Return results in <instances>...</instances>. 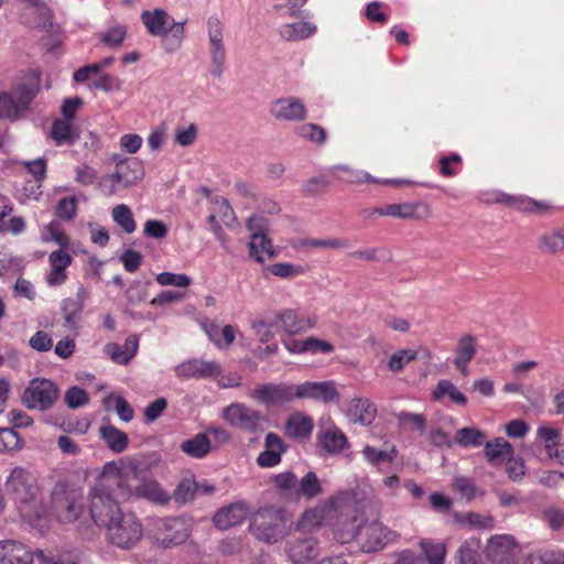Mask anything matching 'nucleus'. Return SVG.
I'll return each mask as SVG.
<instances>
[{
    "label": "nucleus",
    "instance_id": "1",
    "mask_svg": "<svg viewBox=\"0 0 564 564\" xmlns=\"http://www.w3.org/2000/svg\"><path fill=\"white\" fill-rule=\"evenodd\" d=\"M115 495L128 499L133 491L128 485L127 475L115 462H110L104 466L89 490V513L98 527L106 528L122 512Z\"/></svg>",
    "mask_w": 564,
    "mask_h": 564
},
{
    "label": "nucleus",
    "instance_id": "2",
    "mask_svg": "<svg viewBox=\"0 0 564 564\" xmlns=\"http://www.w3.org/2000/svg\"><path fill=\"white\" fill-rule=\"evenodd\" d=\"M6 489L22 519L30 527L44 532L48 527L47 509L42 502L35 476L29 469L17 466L7 478Z\"/></svg>",
    "mask_w": 564,
    "mask_h": 564
},
{
    "label": "nucleus",
    "instance_id": "3",
    "mask_svg": "<svg viewBox=\"0 0 564 564\" xmlns=\"http://www.w3.org/2000/svg\"><path fill=\"white\" fill-rule=\"evenodd\" d=\"M140 19L151 36L161 37L162 47L167 53L181 48L185 36V21L177 22L162 8L142 11Z\"/></svg>",
    "mask_w": 564,
    "mask_h": 564
},
{
    "label": "nucleus",
    "instance_id": "4",
    "mask_svg": "<svg viewBox=\"0 0 564 564\" xmlns=\"http://www.w3.org/2000/svg\"><path fill=\"white\" fill-rule=\"evenodd\" d=\"M40 90V76L33 72L17 84L11 93L0 91V119L15 121L29 109Z\"/></svg>",
    "mask_w": 564,
    "mask_h": 564
},
{
    "label": "nucleus",
    "instance_id": "5",
    "mask_svg": "<svg viewBox=\"0 0 564 564\" xmlns=\"http://www.w3.org/2000/svg\"><path fill=\"white\" fill-rule=\"evenodd\" d=\"M290 519L278 507H264L259 509L251 519L250 531L261 541L275 543L288 534Z\"/></svg>",
    "mask_w": 564,
    "mask_h": 564
},
{
    "label": "nucleus",
    "instance_id": "6",
    "mask_svg": "<svg viewBox=\"0 0 564 564\" xmlns=\"http://www.w3.org/2000/svg\"><path fill=\"white\" fill-rule=\"evenodd\" d=\"M51 509L61 523H72L83 513V491L66 481H58L53 488Z\"/></svg>",
    "mask_w": 564,
    "mask_h": 564
},
{
    "label": "nucleus",
    "instance_id": "7",
    "mask_svg": "<svg viewBox=\"0 0 564 564\" xmlns=\"http://www.w3.org/2000/svg\"><path fill=\"white\" fill-rule=\"evenodd\" d=\"M357 538L360 547L366 553L382 550L387 544L395 541L397 534L380 522L373 521L359 525L358 531L351 530L340 533L338 539L348 542Z\"/></svg>",
    "mask_w": 564,
    "mask_h": 564
},
{
    "label": "nucleus",
    "instance_id": "8",
    "mask_svg": "<svg viewBox=\"0 0 564 564\" xmlns=\"http://www.w3.org/2000/svg\"><path fill=\"white\" fill-rule=\"evenodd\" d=\"M110 542L122 549L134 546L142 538V525L132 513H123L105 528Z\"/></svg>",
    "mask_w": 564,
    "mask_h": 564
},
{
    "label": "nucleus",
    "instance_id": "9",
    "mask_svg": "<svg viewBox=\"0 0 564 564\" xmlns=\"http://www.w3.org/2000/svg\"><path fill=\"white\" fill-rule=\"evenodd\" d=\"M58 399L56 384L45 378L32 379L21 395L22 404L31 410L45 411Z\"/></svg>",
    "mask_w": 564,
    "mask_h": 564
},
{
    "label": "nucleus",
    "instance_id": "10",
    "mask_svg": "<svg viewBox=\"0 0 564 564\" xmlns=\"http://www.w3.org/2000/svg\"><path fill=\"white\" fill-rule=\"evenodd\" d=\"M221 417L231 426L250 433L264 430L267 420L260 412L248 408L243 403L234 402L223 410Z\"/></svg>",
    "mask_w": 564,
    "mask_h": 564
},
{
    "label": "nucleus",
    "instance_id": "11",
    "mask_svg": "<svg viewBox=\"0 0 564 564\" xmlns=\"http://www.w3.org/2000/svg\"><path fill=\"white\" fill-rule=\"evenodd\" d=\"M207 34L210 55V74L220 77L224 73L226 48L224 44V24L217 17H210L207 21Z\"/></svg>",
    "mask_w": 564,
    "mask_h": 564
},
{
    "label": "nucleus",
    "instance_id": "12",
    "mask_svg": "<svg viewBox=\"0 0 564 564\" xmlns=\"http://www.w3.org/2000/svg\"><path fill=\"white\" fill-rule=\"evenodd\" d=\"M249 397L260 404L268 406L282 405L294 399V384L265 383L259 384L250 391Z\"/></svg>",
    "mask_w": 564,
    "mask_h": 564
},
{
    "label": "nucleus",
    "instance_id": "13",
    "mask_svg": "<svg viewBox=\"0 0 564 564\" xmlns=\"http://www.w3.org/2000/svg\"><path fill=\"white\" fill-rule=\"evenodd\" d=\"M375 215L390 216L400 219L422 220L431 216V208L426 203L423 202H405L399 204H389L368 212V217Z\"/></svg>",
    "mask_w": 564,
    "mask_h": 564
},
{
    "label": "nucleus",
    "instance_id": "14",
    "mask_svg": "<svg viewBox=\"0 0 564 564\" xmlns=\"http://www.w3.org/2000/svg\"><path fill=\"white\" fill-rule=\"evenodd\" d=\"M181 379H210L221 373V368L215 360L188 359L174 368Z\"/></svg>",
    "mask_w": 564,
    "mask_h": 564
},
{
    "label": "nucleus",
    "instance_id": "15",
    "mask_svg": "<svg viewBox=\"0 0 564 564\" xmlns=\"http://www.w3.org/2000/svg\"><path fill=\"white\" fill-rule=\"evenodd\" d=\"M486 552L494 564H514L519 550L511 535H496L489 539Z\"/></svg>",
    "mask_w": 564,
    "mask_h": 564
},
{
    "label": "nucleus",
    "instance_id": "16",
    "mask_svg": "<svg viewBox=\"0 0 564 564\" xmlns=\"http://www.w3.org/2000/svg\"><path fill=\"white\" fill-rule=\"evenodd\" d=\"M339 393L334 381H305L294 384V399H311L329 403L337 400Z\"/></svg>",
    "mask_w": 564,
    "mask_h": 564
},
{
    "label": "nucleus",
    "instance_id": "17",
    "mask_svg": "<svg viewBox=\"0 0 564 564\" xmlns=\"http://www.w3.org/2000/svg\"><path fill=\"white\" fill-rule=\"evenodd\" d=\"M188 536V521L183 518H170L161 522L156 540L162 546L169 547L184 543Z\"/></svg>",
    "mask_w": 564,
    "mask_h": 564
},
{
    "label": "nucleus",
    "instance_id": "18",
    "mask_svg": "<svg viewBox=\"0 0 564 564\" xmlns=\"http://www.w3.org/2000/svg\"><path fill=\"white\" fill-rule=\"evenodd\" d=\"M270 115L280 121H303L307 117L304 104L295 97L280 98L271 102Z\"/></svg>",
    "mask_w": 564,
    "mask_h": 564
},
{
    "label": "nucleus",
    "instance_id": "19",
    "mask_svg": "<svg viewBox=\"0 0 564 564\" xmlns=\"http://www.w3.org/2000/svg\"><path fill=\"white\" fill-rule=\"evenodd\" d=\"M276 319L281 324L283 330L291 335L304 333L313 328L317 322L315 315L292 308L279 312L276 314Z\"/></svg>",
    "mask_w": 564,
    "mask_h": 564
},
{
    "label": "nucleus",
    "instance_id": "20",
    "mask_svg": "<svg viewBox=\"0 0 564 564\" xmlns=\"http://www.w3.org/2000/svg\"><path fill=\"white\" fill-rule=\"evenodd\" d=\"M48 262L51 270L46 275V283L50 286H58L67 280V268L72 264V257L68 252L59 249L50 253Z\"/></svg>",
    "mask_w": 564,
    "mask_h": 564
},
{
    "label": "nucleus",
    "instance_id": "21",
    "mask_svg": "<svg viewBox=\"0 0 564 564\" xmlns=\"http://www.w3.org/2000/svg\"><path fill=\"white\" fill-rule=\"evenodd\" d=\"M0 562L2 564H32L33 553L19 541H0Z\"/></svg>",
    "mask_w": 564,
    "mask_h": 564
},
{
    "label": "nucleus",
    "instance_id": "22",
    "mask_svg": "<svg viewBox=\"0 0 564 564\" xmlns=\"http://www.w3.org/2000/svg\"><path fill=\"white\" fill-rule=\"evenodd\" d=\"M249 510L243 502H235L218 510L214 518V524L220 530H227L238 525L247 518Z\"/></svg>",
    "mask_w": 564,
    "mask_h": 564
},
{
    "label": "nucleus",
    "instance_id": "23",
    "mask_svg": "<svg viewBox=\"0 0 564 564\" xmlns=\"http://www.w3.org/2000/svg\"><path fill=\"white\" fill-rule=\"evenodd\" d=\"M476 352L475 336L465 334L458 338L453 364L462 375L466 376L468 373V364L475 358Z\"/></svg>",
    "mask_w": 564,
    "mask_h": 564
},
{
    "label": "nucleus",
    "instance_id": "24",
    "mask_svg": "<svg viewBox=\"0 0 564 564\" xmlns=\"http://www.w3.org/2000/svg\"><path fill=\"white\" fill-rule=\"evenodd\" d=\"M264 451L257 458L261 467L270 468L281 462V455L285 451L283 441L275 433H268L264 442Z\"/></svg>",
    "mask_w": 564,
    "mask_h": 564
},
{
    "label": "nucleus",
    "instance_id": "25",
    "mask_svg": "<svg viewBox=\"0 0 564 564\" xmlns=\"http://www.w3.org/2000/svg\"><path fill=\"white\" fill-rule=\"evenodd\" d=\"M377 414L376 405L366 398H355L347 409V416L354 423L370 425Z\"/></svg>",
    "mask_w": 564,
    "mask_h": 564
},
{
    "label": "nucleus",
    "instance_id": "26",
    "mask_svg": "<svg viewBox=\"0 0 564 564\" xmlns=\"http://www.w3.org/2000/svg\"><path fill=\"white\" fill-rule=\"evenodd\" d=\"M288 553L292 562L302 564L317 555V543L311 536L300 538L289 543Z\"/></svg>",
    "mask_w": 564,
    "mask_h": 564
},
{
    "label": "nucleus",
    "instance_id": "27",
    "mask_svg": "<svg viewBox=\"0 0 564 564\" xmlns=\"http://www.w3.org/2000/svg\"><path fill=\"white\" fill-rule=\"evenodd\" d=\"M539 249L546 254L558 256L564 253V227H555L544 231L538 238Z\"/></svg>",
    "mask_w": 564,
    "mask_h": 564
},
{
    "label": "nucleus",
    "instance_id": "28",
    "mask_svg": "<svg viewBox=\"0 0 564 564\" xmlns=\"http://www.w3.org/2000/svg\"><path fill=\"white\" fill-rule=\"evenodd\" d=\"M334 175L347 183H377V184H394L400 183L399 181L394 180H376L373 176H371L369 173L364 171H357L352 170L351 167L347 165H336L333 169Z\"/></svg>",
    "mask_w": 564,
    "mask_h": 564
},
{
    "label": "nucleus",
    "instance_id": "29",
    "mask_svg": "<svg viewBox=\"0 0 564 564\" xmlns=\"http://www.w3.org/2000/svg\"><path fill=\"white\" fill-rule=\"evenodd\" d=\"M484 445L485 457L492 465H499L513 455L512 445L503 437H497L491 442L485 441Z\"/></svg>",
    "mask_w": 564,
    "mask_h": 564
},
{
    "label": "nucleus",
    "instance_id": "30",
    "mask_svg": "<svg viewBox=\"0 0 564 564\" xmlns=\"http://www.w3.org/2000/svg\"><path fill=\"white\" fill-rule=\"evenodd\" d=\"M480 541L468 539L464 541L455 554L456 564H487L480 553Z\"/></svg>",
    "mask_w": 564,
    "mask_h": 564
},
{
    "label": "nucleus",
    "instance_id": "31",
    "mask_svg": "<svg viewBox=\"0 0 564 564\" xmlns=\"http://www.w3.org/2000/svg\"><path fill=\"white\" fill-rule=\"evenodd\" d=\"M318 438L321 446L329 454H339L348 447L346 435L337 427L322 432Z\"/></svg>",
    "mask_w": 564,
    "mask_h": 564
},
{
    "label": "nucleus",
    "instance_id": "32",
    "mask_svg": "<svg viewBox=\"0 0 564 564\" xmlns=\"http://www.w3.org/2000/svg\"><path fill=\"white\" fill-rule=\"evenodd\" d=\"M249 254L259 263H263L265 259L273 258L275 252L272 241L267 237V235H251Z\"/></svg>",
    "mask_w": 564,
    "mask_h": 564
},
{
    "label": "nucleus",
    "instance_id": "33",
    "mask_svg": "<svg viewBox=\"0 0 564 564\" xmlns=\"http://www.w3.org/2000/svg\"><path fill=\"white\" fill-rule=\"evenodd\" d=\"M361 455L368 465L379 467L381 464L394 462L398 456V451L394 445L383 449L366 445L361 451Z\"/></svg>",
    "mask_w": 564,
    "mask_h": 564
},
{
    "label": "nucleus",
    "instance_id": "34",
    "mask_svg": "<svg viewBox=\"0 0 564 564\" xmlns=\"http://www.w3.org/2000/svg\"><path fill=\"white\" fill-rule=\"evenodd\" d=\"M315 32L316 25L306 21L285 23L279 30L280 35L286 41H302Z\"/></svg>",
    "mask_w": 564,
    "mask_h": 564
},
{
    "label": "nucleus",
    "instance_id": "35",
    "mask_svg": "<svg viewBox=\"0 0 564 564\" xmlns=\"http://www.w3.org/2000/svg\"><path fill=\"white\" fill-rule=\"evenodd\" d=\"M134 495L161 505L170 500L169 495L161 488L160 484L153 479H143L137 486Z\"/></svg>",
    "mask_w": 564,
    "mask_h": 564
},
{
    "label": "nucleus",
    "instance_id": "36",
    "mask_svg": "<svg viewBox=\"0 0 564 564\" xmlns=\"http://www.w3.org/2000/svg\"><path fill=\"white\" fill-rule=\"evenodd\" d=\"M117 178L123 181V185L131 186L141 181L144 177L143 162L137 158H131L126 161V164L116 169Z\"/></svg>",
    "mask_w": 564,
    "mask_h": 564
},
{
    "label": "nucleus",
    "instance_id": "37",
    "mask_svg": "<svg viewBox=\"0 0 564 564\" xmlns=\"http://www.w3.org/2000/svg\"><path fill=\"white\" fill-rule=\"evenodd\" d=\"M183 453L193 458H203L210 452V441L204 433L196 434L193 438L181 444Z\"/></svg>",
    "mask_w": 564,
    "mask_h": 564
},
{
    "label": "nucleus",
    "instance_id": "38",
    "mask_svg": "<svg viewBox=\"0 0 564 564\" xmlns=\"http://www.w3.org/2000/svg\"><path fill=\"white\" fill-rule=\"evenodd\" d=\"M100 436L113 453H122L128 447V435L112 425L101 426Z\"/></svg>",
    "mask_w": 564,
    "mask_h": 564
},
{
    "label": "nucleus",
    "instance_id": "39",
    "mask_svg": "<svg viewBox=\"0 0 564 564\" xmlns=\"http://www.w3.org/2000/svg\"><path fill=\"white\" fill-rule=\"evenodd\" d=\"M313 422L302 413L291 415L285 424V432L290 437L299 438L311 434Z\"/></svg>",
    "mask_w": 564,
    "mask_h": 564
},
{
    "label": "nucleus",
    "instance_id": "40",
    "mask_svg": "<svg viewBox=\"0 0 564 564\" xmlns=\"http://www.w3.org/2000/svg\"><path fill=\"white\" fill-rule=\"evenodd\" d=\"M102 403L107 411L115 410L123 422H130L134 416L132 406L120 394L110 393L104 399Z\"/></svg>",
    "mask_w": 564,
    "mask_h": 564
},
{
    "label": "nucleus",
    "instance_id": "41",
    "mask_svg": "<svg viewBox=\"0 0 564 564\" xmlns=\"http://www.w3.org/2000/svg\"><path fill=\"white\" fill-rule=\"evenodd\" d=\"M486 435L476 427H463L457 430L454 443L463 448L479 447L485 444Z\"/></svg>",
    "mask_w": 564,
    "mask_h": 564
},
{
    "label": "nucleus",
    "instance_id": "42",
    "mask_svg": "<svg viewBox=\"0 0 564 564\" xmlns=\"http://www.w3.org/2000/svg\"><path fill=\"white\" fill-rule=\"evenodd\" d=\"M41 240L42 242L53 241L59 246L62 250L67 248L70 243L69 237L66 235L61 224L55 220H52L41 228Z\"/></svg>",
    "mask_w": 564,
    "mask_h": 564
},
{
    "label": "nucleus",
    "instance_id": "43",
    "mask_svg": "<svg viewBox=\"0 0 564 564\" xmlns=\"http://www.w3.org/2000/svg\"><path fill=\"white\" fill-rule=\"evenodd\" d=\"M128 28L124 24L116 23L98 34L99 41L110 48H118L127 37Z\"/></svg>",
    "mask_w": 564,
    "mask_h": 564
},
{
    "label": "nucleus",
    "instance_id": "44",
    "mask_svg": "<svg viewBox=\"0 0 564 564\" xmlns=\"http://www.w3.org/2000/svg\"><path fill=\"white\" fill-rule=\"evenodd\" d=\"M112 220L127 234H132L137 224L131 208L126 204H119L111 210Z\"/></svg>",
    "mask_w": 564,
    "mask_h": 564
},
{
    "label": "nucleus",
    "instance_id": "45",
    "mask_svg": "<svg viewBox=\"0 0 564 564\" xmlns=\"http://www.w3.org/2000/svg\"><path fill=\"white\" fill-rule=\"evenodd\" d=\"M443 395H448L451 401L459 405H466L467 398L462 393L455 384L447 380L442 379L437 382L435 390L433 391V399L440 400Z\"/></svg>",
    "mask_w": 564,
    "mask_h": 564
},
{
    "label": "nucleus",
    "instance_id": "46",
    "mask_svg": "<svg viewBox=\"0 0 564 564\" xmlns=\"http://www.w3.org/2000/svg\"><path fill=\"white\" fill-rule=\"evenodd\" d=\"M52 138L57 145L73 144L76 140L72 121L58 119L53 123Z\"/></svg>",
    "mask_w": 564,
    "mask_h": 564
},
{
    "label": "nucleus",
    "instance_id": "47",
    "mask_svg": "<svg viewBox=\"0 0 564 564\" xmlns=\"http://www.w3.org/2000/svg\"><path fill=\"white\" fill-rule=\"evenodd\" d=\"M420 547L424 553L429 564H444L446 556V546L441 542H433L431 540H422Z\"/></svg>",
    "mask_w": 564,
    "mask_h": 564
},
{
    "label": "nucleus",
    "instance_id": "48",
    "mask_svg": "<svg viewBox=\"0 0 564 564\" xmlns=\"http://www.w3.org/2000/svg\"><path fill=\"white\" fill-rule=\"evenodd\" d=\"M296 492L308 499L314 498L322 492V486L315 473L308 471L296 484Z\"/></svg>",
    "mask_w": 564,
    "mask_h": 564
},
{
    "label": "nucleus",
    "instance_id": "49",
    "mask_svg": "<svg viewBox=\"0 0 564 564\" xmlns=\"http://www.w3.org/2000/svg\"><path fill=\"white\" fill-rule=\"evenodd\" d=\"M24 443L11 427H0V452L20 451Z\"/></svg>",
    "mask_w": 564,
    "mask_h": 564
},
{
    "label": "nucleus",
    "instance_id": "50",
    "mask_svg": "<svg viewBox=\"0 0 564 564\" xmlns=\"http://www.w3.org/2000/svg\"><path fill=\"white\" fill-rule=\"evenodd\" d=\"M324 520V509L313 508L306 510L297 522V529L300 531H310L322 524Z\"/></svg>",
    "mask_w": 564,
    "mask_h": 564
},
{
    "label": "nucleus",
    "instance_id": "51",
    "mask_svg": "<svg viewBox=\"0 0 564 564\" xmlns=\"http://www.w3.org/2000/svg\"><path fill=\"white\" fill-rule=\"evenodd\" d=\"M542 520L552 531H563L564 509L556 506H549L542 512Z\"/></svg>",
    "mask_w": 564,
    "mask_h": 564
},
{
    "label": "nucleus",
    "instance_id": "52",
    "mask_svg": "<svg viewBox=\"0 0 564 564\" xmlns=\"http://www.w3.org/2000/svg\"><path fill=\"white\" fill-rule=\"evenodd\" d=\"M417 357V354L415 350L412 349H400L397 350L391 355V357L388 360V368L392 372H399L401 371L406 364L410 361L415 360Z\"/></svg>",
    "mask_w": 564,
    "mask_h": 564
},
{
    "label": "nucleus",
    "instance_id": "53",
    "mask_svg": "<svg viewBox=\"0 0 564 564\" xmlns=\"http://www.w3.org/2000/svg\"><path fill=\"white\" fill-rule=\"evenodd\" d=\"M62 311L64 314L65 327L69 330H78V315L82 312V305L73 300H65L63 302Z\"/></svg>",
    "mask_w": 564,
    "mask_h": 564
},
{
    "label": "nucleus",
    "instance_id": "54",
    "mask_svg": "<svg viewBox=\"0 0 564 564\" xmlns=\"http://www.w3.org/2000/svg\"><path fill=\"white\" fill-rule=\"evenodd\" d=\"M296 133L316 144H324L326 141V131L318 124L305 123L297 128Z\"/></svg>",
    "mask_w": 564,
    "mask_h": 564
},
{
    "label": "nucleus",
    "instance_id": "55",
    "mask_svg": "<svg viewBox=\"0 0 564 564\" xmlns=\"http://www.w3.org/2000/svg\"><path fill=\"white\" fill-rule=\"evenodd\" d=\"M271 274L283 278L291 279L297 275H302L305 273V268L302 265L289 263V262H279L274 263L269 268Z\"/></svg>",
    "mask_w": 564,
    "mask_h": 564
},
{
    "label": "nucleus",
    "instance_id": "56",
    "mask_svg": "<svg viewBox=\"0 0 564 564\" xmlns=\"http://www.w3.org/2000/svg\"><path fill=\"white\" fill-rule=\"evenodd\" d=\"M514 202V209L523 213H543L551 209V205L546 202H538L528 196H519Z\"/></svg>",
    "mask_w": 564,
    "mask_h": 564
},
{
    "label": "nucleus",
    "instance_id": "57",
    "mask_svg": "<svg viewBox=\"0 0 564 564\" xmlns=\"http://www.w3.org/2000/svg\"><path fill=\"white\" fill-rule=\"evenodd\" d=\"M30 13L35 15L34 21H30L31 26L44 30L52 26V12L44 1L34 7Z\"/></svg>",
    "mask_w": 564,
    "mask_h": 564
},
{
    "label": "nucleus",
    "instance_id": "58",
    "mask_svg": "<svg viewBox=\"0 0 564 564\" xmlns=\"http://www.w3.org/2000/svg\"><path fill=\"white\" fill-rule=\"evenodd\" d=\"M155 281L162 285H173L177 288H187L191 285L192 280L188 275L184 273H172V272H162L155 276Z\"/></svg>",
    "mask_w": 564,
    "mask_h": 564
},
{
    "label": "nucleus",
    "instance_id": "59",
    "mask_svg": "<svg viewBox=\"0 0 564 564\" xmlns=\"http://www.w3.org/2000/svg\"><path fill=\"white\" fill-rule=\"evenodd\" d=\"M64 401L68 408L78 409L88 403L89 397L82 388L70 387L64 394Z\"/></svg>",
    "mask_w": 564,
    "mask_h": 564
},
{
    "label": "nucleus",
    "instance_id": "60",
    "mask_svg": "<svg viewBox=\"0 0 564 564\" xmlns=\"http://www.w3.org/2000/svg\"><path fill=\"white\" fill-rule=\"evenodd\" d=\"M77 212V200L75 197H64L62 198L55 208L56 217L64 219L66 221H70L76 216Z\"/></svg>",
    "mask_w": 564,
    "mask_h": 564
},
{
    "label": "nucleus",
    "instance_id": "61",
    "mask_svg": "<svg viewBox=\"0 0 564 564\" xmlns=\"http://www.w3.org/2000/svg\"><path fill=\"white\" fill-rule=\"evenodd\" d=\"M98 185L106 196H113L119 191L128 187L123 185V181L121 178H117V171L112 174L105 175Z\"/></svg>",
    "mask_w": 564,
    "mask_h": 564
},
{
    "label": "nucleus",
    "instance_id": "62",
    "mask_svg": "<svg viewBox=\"0 0 564 564\" xmlns=\"http://www.w3.org/2000/svg\"><path fill=\"white\" fill-rule=\"evenodd\" d=\"M397 420H398L399 425H401V426L412 425L421 433H423L426 427V419L423 414L401 411L400 413L397 414Z\"/></svg>",
    "mask_w": 564,
    "mask_h": 564
},
{
    "label": "nucleus",
    "instance_id": "63",
    "mask_svg": "<svg viewBox=\"0 0 564 564\" xmlns=\"http://www.w3.org/2000/svg\"><path fill=\"white\" fill-rule=\"evenodd\" d=\"M197 485L193 479H184L174 491V499L178 503H186L194 498Z\"/></svg>",
    "mask_w": 564,
    "mask_h": 564
},
{
    "label": "nucleus",
    "instance_id": "64",
    "mask_svg": "<svg viewBox=\"0 0 564 564\" xmlns=\"http://www.w3.org/2000/svg\"><path fill=\"white\" fill-rule=\"evenodd\" d=\"M197 138V128L194 123L187 127H178L175 131V143L181 147H188L195 142Z\"/></svg>",
    "mask_w": 564,
    "mask_h": 564
}]
</instances>
